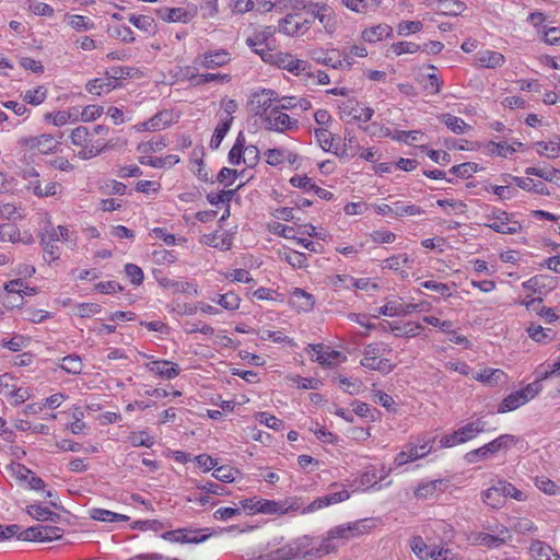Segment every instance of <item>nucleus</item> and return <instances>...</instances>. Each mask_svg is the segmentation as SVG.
Masks as SVG:
<instances>
[{"mask_svg":"<svg viewBox=\"0 0 560 560\" xmlns=\"http://www.w3.org/2000/svg\"><path fill=\"white\" fill-rule=\"evenodd\" d=\"M265 62L276 65L277 67L288 70L289 72L299 75L303 72L308 74L310 63L305 60L296 59L292 55L281 51H273L271 49H256ZM310 75H312L310 73Z\"/></svg>","mask_w":560,"mask_h":560,"instance_id":"1","label":"nucleus"},{"mask_svg":"<svg viewBox=\"0 0 560 560\" xmlns=\"http://www.w3.org/2000/svg\"><path fill=\"white\" fill-rule=\"evenodd\" d=\"M487 422L482 418L468 422L460 427L452 434H447L441 439V445L444 447H452L475 439L478 434L489 432Z\"/></svg>","mask_w":560,"mask_h":560,"instance_id":"2","label":"nucleus"},{"mask_svg":"<svg viewBox=\"0 0 560 560\" xmlns=\"http://www.w3.org/2000/svg\"><path fill=\"white\" fill-rule=\"evenodd\" d=\"M264 128L269 131L285 132L299 128V121L283 113L277 105L261 119Z\"/></svg>","mask_w":560,"mask_h":560,"instance_id":"3","label":"nucleus"},{"mask_svg":"<svg viewBox=\"0 0 560 560\" xmlns=\"http://www.w3.org/2000/svg\"><path fill=\"white\" fill-rule=\"evenodd\" d=\"M208 528H177L165 532L161 535L164 540L177 544H200L206 541L211 533H207Z\"/></svg>","mask_w":560,"mask_h":560,"instance_id":"4","label":"nucleus"},{"mask_svg":"<svg viewBox=\"0 0 560 560\" xmlns=\"http://www.w3.org/2000/svg\"><path fill=\"white\" fill-rule=\"evenodd\" d=\"M63 529L58 526L37 525L19 530L18 538L24 541H52L61 538Z\"/></svg>","mask_w":560,"mask_h":560,"instance_id":"5","label":"nucleus"},{"mask_svg":"<svg viewBox=\"0 0 560 560\" xmlns=\"http://www.w3.org/2000/svg\"><path fill=\"white\" fill-rule=\"evenodd\" d=\"M490 223L486 225L497 233L516 234L522 231V224L514 219L512 213L497 209L491 215H488Z\"/></svg>","mask_w":560,"mask_h":560,"instance_id":"6","label":"nucleus"},{"mask_svg":"<svg viewBox=\"0 0 560 560\" xmlns=\"http://www.w3.org/2000/svg\"><path fill=\"white\" fill-rule=\"evenodd\" d=\"M303 505L304 504L302 499L296 497L287 498L283 501H271L261 499L258 513L282 515L288 512L299 511Z\"/></svg>","mask_w":560,"mask_h":560,"instance_id":"7","label":"nucleus"},{"mask_svg":"<svg viewBox=\"0 0 560 560\" xmlns=\"http://www.w3.org/2000/svg\"><path fill=\"white\" fill-rule=\"evenodd\" d=\"M24 178L28 180L26 188L39 198L54 197L59 192L60 184L57 182L50 180L40 187L39 174L34 167L24 171Z\"/></svg>","mask_w":560,"mask_h":560,"instance_id":"8","label":"nucleus"},{"mask_svg":"<svg viewBox=\"0 0 560 560\" xmlns=\"http://www.w3.org/2000/svg\"><path fill=\"white\" fill-rule=\"evenodd\" d=\"M311 20L302 19L299 13H289L279 21L278 32L288 36L303 35L310 30Z\"/></svg>","mask_w":560,"mask_h":560,"instance_id":"9","label":"nucleus"},{"mask_svg":"<svg viewBox=\"0 0 560 560\" xmlns=\"http://www.w3.org/2000/svg\"><path fill=\"white\" fill-rule=\"evenodd\" d=\"M231 61V54L226 49H218L199 54L194 59L196 67L215 69L223 67Z\"/></svg>","mask_w":560,"mask_h":560,"instance_id":"10","label":"nucleus"},{"mask_svg":"<svg viewBox=\"0 0 560 560\" xmlns=\"http://www.w3.org/2000/svg\"><path fill=\"white\" fill-rule=\"evenodd\" d=\"M278 101V94L273 90L262 89L254 92L250 96V104L254 107L255 115L261 119L273 107L272 104Z\"/></svg>","mask_w":560,"mask_h":560,"instance_id":"11","label":"nucleus"},{"mask_svg":"<svg viewBox=\"0 0 560 560\" xmlns=\"http://www.w3.org/2000/svg\"><path fill=\"white\" fill-rule=\"evenodd\" d=\"M366 520H360L347 525L335 526L328 530L330 538L335 539H349L352 537L364 535L369 532Z\"/></svg>","mask_w":560,"mask_h":560,"instance_id":"12","label":"nucleus"},{"mask_svg":"<svg viewBox=\"0 0 560 560\" xmlns=\"http://www.w3.org/2000/svg\"><path fill=\"white\" fill-rule=\"evenodd\" d=\"M19 143L31 150L36 149L43 154L52 152L57 147V142L54 140L52 136L46 133L37 137H24L20 139Z\"/></svg>","mask_w":560,"mask_h":560,"instance_id":"13","label":"nucleus"},{"mask_svg":"<svg viewBox=\"0 0 560 560\" xmlns=\"http://www.w3.org/2000/svg\"><path fill=\"white\" fill-rule=\"evenodd\" d=\"M349 497H350V493L347 490H342L339 492H334V493H329L327 495L319 497V498L315 499L314 501H312L307 506H305V508L302 506L301 508L302 513L306 514V513L315 512V511L326 508L328 505L346 501L347 499H349Z\"/></svg>","mask_w":560,"mask_h":560,"instance_id":"14","label":"nucleus"},{"mask_svg":"<svg viewBox=\"0 0 560 560\" xmlns=\"http://www.w3.org/2000/svg\"><path fill=\"white\" fill-rule=\"evenodd\" d=\"M145 368L166 380H173L178 376L180 369L178 364L166 361V360H154L145 363Z\"/></svg>","mask_w":560,"mask_h":560,"instance_id":"15","label":"nucleus"},{"mask_svg":"<svg viewBox=\"0 0 560 560\" xmlns=\"http://www.w3.org/2000/svg\"><path fill=\"white\" fill-rule=\"evenodd\" d=\"M343 114L352 116L353 119L359 121H370L374 115L372 107H362L355 100H348L340 106Z\"/></svg>","mask_w":560,"mask_h":560,"instance_id":"16","label":"nucleus"},{"mask_svg":"<svg viewBox=\"0 0 560 560\" xmlns=\"http://www.w3.org/2000/svg\"><path fill=\"white\" fill-rule=\"evenodd\" d=\"M311 57L316 62L327 67H331L334 69H343V60H341V52L339 50L315 49L311 51Z\"/></svg>","mask_w":560,"mask_h":560,"instance_id":"17","label":"nucleus"},{"mask_svg":"<svg viewBox=\"0 0 560 560\" xmlns=\"http://www.w3.org/2000/svg\"><path fill=\"white\" fill-rule=\"evenodd\" d=\"M173 119V114L170 110H161L156 113L149 120L143 121L138 126V130H148V131H158L165 129L171 125Z\"/></svg>","mask_w":560,"mask_h":560,"instance_id":"18","label":"nucleus"},{"mask_svg":"<svg viewBox=\"0 0 560 560\" xmlns=\"http://www.w3.org/2000/svg\"><path fill=\"white\" fill-rule=\"evenodd\" d=\"M442 486H445L443 479L422 482L415 489L413 494L418 500H431L434 499L439 492L444 491Z\"/></svg>","mask_w":560,"mask_h":560,"instance_id":"19","label":"nucleus"},{"mask_svg":"<svg viewBox=\"0 0 560 560\" xmlns=\"http://www.w3.org/2000/svg\"><path fill=\"white\" fill-rule=\"evenodd\" d=\"M301 549H300V539L288 544L277 550L260 557L262 560H292L295 558H300Z\"/></svg>","mask_w":560,"mask_h":560,"instance_id":"20","label":"nucleus"},{"mask_svg":"<svg viewBox=\"0 0 560 560\" xmlns=\"http://www.w3.org/2000/svg\"><path fill=\"white\" fill-rule=\"evenodd\" d=\"M303 9L307 11L311 15L308 20L314 22V20H318L326 28L327 24L330 21V8L326 4L308 2L303 4Z\"/></svg>","mask_w":560,"mask_h":560,"instance_id":"21","label":"nucleus"},{"mask_svg":"<svg viewBox=\"0 0 560 560\" xmlns=\"http://www.w3.org/2000/svg\"><path fill=\"white\" fill-rule=\"evenodd\" d=\"M361 148L358 144L357 137L351 133H347L343 139V143L341 145H336L334 153L341 159H351Z\"/></svg>","mask_w":560,"mask_h":560,"instance_id":"22","label":"nucleus"},{"mask_svg":"<svg viewBox=\"0 0 560 560\" xmlns=\"http://www.w3.org/2000/svg\"><path fill=\"white\" fill-rule=\"evenodd\" d=\"M392 36L393 28L388 24H378L376 26L365 28L362 32V38L368 43H376Z\"/></svg>","mask_w":560,"mask_h":560,"instance_id":"23","label":"nucleus"},{"mask_svg":"<svg viewBox=\"0 0 560 560\" xmlns=\"http://www.w3.org/2000/svg\"><path fill=\"white\" fill-rule=\"evenodd\" d=\"M24 288V281L22 279H14L4 284L7 291V303L12 307L22 304V294Z\"/></svg>","mask_w":560,"mask_h":560,"instance_id":"24","label":"nucleus"},{"mask_svg":"<svg viewBox=\"0 0 560 560\" xmlns=\"http://www.w3.org/2000/svg\"><path fill=\"white\" fill-rule=\"evenodd\" d=\"M158 14L166 22L188 23L191 20V14L184 8H162Z\"/></svg>","mask_w":560,"mask_h":560,"instance_id":"25","label":"nucleus"},{"mask_svg":"<svg viewBox=\"0 0 560 560\" xmlns=\"http://www.w3.org/2000/svg\"><path fill=\"white\" fill-rule=\"evenodd\" d=\"M529 551L536 560H560V556L549 545L539 540L532 542Z\"/></svg>","mask_w":560,"mask_h":560,"instance_id":"26","label":"nucleus"},{"mask_svg":"<svg viewBox=\"0 0 560 560\" xmlns=\"http://www.w3.org/2000/svg\"><path fill=\"white\" fill-rule=\"evenodd\" d=\"M481 499L483 503L490 506L491 509L499 510L505 505L504 499L500 491L499 483L483 491L481 493Z\"/></svg>","mask_w":560,"mask_h":560,"instance_id":"27","label":"nucleus"},{"mask_svg":"<svg viewBox=\"0 0 560 560\" xmlns=\"http://www.w3.org/2000/svg\"><path fill=\"white\" fill-rule=\"evenodd\" d=\"M279 257L293 268H305L307 266L306 255L298 250L284 247L283 250L279 252Z\"/></svg>","mask_w":560,"mask_h":560,"instance_id":"28","label":"nucleus"},{"mask_svg":"<svg viewBox=\"0 0 560 560\" xmlns=\"http://www.w3.org/2000/svg\"><path fill=\"white\" fill-rule=\"evenodd\" d=\"M291 301L293 305L304 312L312 310L315 304L313 295L300 288L294 289Z\"/></svg>","mask_w":560,"mask_h":560,"instance_id":"29","label":"nucleus"},{"mask_svg":"<svg viewBox=\"0 0 560 560\" xmlns=\"http://www.w3.org/2000/svg\"><path fill=\"white\" fill-rule=\"evenodd\" d=\"M526 404V398L523 396V393L520 390L513 392L508 395L502 402L499 405L498 411L500 413L513 411L518 407Z\"/></svg>","mask_w":560,"mask_h":560,"instance_id":"30","label":"nucleus"},{"mask_svg":"<svg viewBox=\"0 0 560 560\" xmlns=\"http://www.w3.org/2000/svg\"><path fill=\"white\" fill-rule=\"evenodd\" d=\"M517 442V436L512 434H502L487 444L490 448V453L494 455L500 451H506L511 448L512 446L516 445Z\"/></svg>","mask_w":560,"mask_h":560,"instance_id":"31","label":"nucleus"},{"mask_svg":"<svg viewBox=\"0 0 560 560\" xmlns=\"http://www.w3.org/2000/svg\"><path fill=\"white\" fill-rule=\"evenodd\" d=\"M90 517L95 521L114 523V522H127L129 517L124 514L115 513L105 509H92L90 510Z\"/></svg>","mask_w":560,"mask_h":560,"instance_id":"32","label":"nucleus"},{"mask_svg":"<svg viewBox=\"0 0 560 560\" xmlns=\"http://www.w3.org/2000/svg\"><path fill=\"white\" fill-rule=\"evenodd\" d=\"M560 138L556 137L550 141H538L536 142V150L540 155H545L548 159H557L560 156Z\"/></svg>","mask_w":560,"mask_h":560,"instance_id":"33","label":"nucleus"},{"mask_svg":"<svg viewBox=\"0 0 560 560\" xmlns=\"http://www.w3.org/2000/svg\"><path fill=\"white\" fill-rule=\"evenodd\" d=\"M466 10V4L459 0H439L438 11L441 14L457 16Z\"/></svg>","mask_w":560,"mask_h":560,"instance_id":"34","label":"nucleus"},{"mask_svg":"<svg viewBox=\"0 0 560 560\" xmlns=\"http://www.w3.org/2000/svg\"><path fill=\"white\" fill-rule=\"evenodd\" d=\"M361 365L366 369L378 371L385 374L392 372L394 369V365L390 363L388 359H380L376 357L363 358L361 360Z\"/></svg>","mask_w":560,"mask_h":560,"instance_id":"35","label":"nucleus"},{"mask_svg":"<svg viewBox=\"0 0 560 560\" xmlns=\"http://www.w3.org/2000/svg\"><path fill=\"white\" fill-rule=\"evenodd\" d=\"M385 137H390L393 140L399 141V142H416L419 141L423 133L419 130H411V131H402V130H396L392 132L388 128L384 130Z\"/></svg>","mask_w":560,"mask_h":560,"instance_id":"36","label":"nucleus"},{"mask_svg":"<svg viewBox=\"0 0 560 560\" xmlns=\"http://www.w3.org/2000/svg\"><path fill=\"white\" fill-rule=\"evenodd\" d=\"M504 56L498 51L487 50L481 52L478 57V62L485 68H497L504 63Z\"/></svg>","mask_w":560,"mask_h":560,"instance_id":"37","label":"nucleus"},{"mask_svg":"<svg viewBox=\"0 0 560 560\" xmlns=\"http://www.w3.org/2000/svg\"><path fill=\"white\" fill-rule=\"evenodd\" d=\"M128 20L140 31L149 34L155 33L156 24L152 16L131 14Z\"/></svg>","mask_w":560,"mask_h":560,"instance_id":"38","label":"nucleus"},{"mask_svg":"<svg viewBox=\"0 0 560 560\" xmlns=\"http://www.w3.org/2000/svg\"><path fill=\"white\" fill-rule=\"evenodd\" d=\"M27 513L37 521H51L57 522L60 518L58 513L50 511L47 508H43L37 504L27 506Z\"/></svg>","mask_w":560,"mask_h":560,"instance_id":"39","label":"nucleus"},{"mask_svg":"<svg viewBox=\"0 0 560 560\" xmlns=\"http://www.w3.org/2000/svg\"><path fill=\"white\" fill-rule=\"evenodd\" d=\"M233 117H224L221 119V122L217 126L214 133L210 140V147L212 149H218L231 128Z\"/></svg>","mask_w":560,"mask_h":560,"instance_id":"40","label":"nucleus"},{"mask_svg":"<svg viewBox=\"0 0 560 560\" xmlns=\"http://www.w3.org/2000/svg\"><path fill=\"white\" fill-rule=\"evenodd\" d=\"M442 120L446 127L456 135H464L468 129H470V126L466 124L464 119L451 114H444L442 116Z\"/></svg>","mask_w":560,"mask_h":560,"instance_id":"41","label":"nucleus"},{"mask_svg":"<svg viewBox=\"0 0 560 560\" xmlns=\"http://www.w3.org/2000/svg\"><path fill=\"white\" fill-rule=\"evenodd\" d=\"M86 91L91 94L101 95L103 93H108L113 89H115V84L110 81V79H94L88 82Z\"/></svg>","mask_w":560,"mask_h":560,"instance_id":"42","label":"nucleus"},{"mask_svg":"<svg viewBox=\"0 0 560 560\" xmlns=\"http://www.w3.org/2000/svg\"><path fill=\"white\" fill-rule=\"evenodd\" d=\"M529 337L537 342H549L552 340L553 331L550 328H542L540 325L532 324L527 328Z\"/></svg>","mask_w":560,"mask_h":560,"instance_id":"43","label":"nucleus"},{"mask_svg":"<svg viewBox=\"0 0 560 560\" xmlns=\"http://www.w3.org/2000/svg\"><path fill=\"white\" fill-rule=\"evenodd\" d=\"M312 350L316 353L315 361L320 364H330L332 360L340 355L339 351L324 349L323 345H310Z\"/></svg>","mask_w":560,"mask_h":560,"instance_id":"44","label":"nucleus"},{"mask_svg":"<svg viewBox=\"0 0 560 560\" xmlns=\"http://www.w3.org/2000/svg\"><path fill=\"white\" fill-rule=\"evenodd\" d=\"M560 170L555 167L540 168V167H527L525 173L527 175L538 176L549 183H558V175Z\"/></svg>","mask_w":560,"mask_h":560,"instance_id":"45","label":"nucleus"},{"mask_svg":"<svg viewBox=\"0 0 560 560\" xmlns=\"http://www.w3.org/2000/svg\"><path fill=\"white\" fill-rule=\"evenodd\" d=\"M60 368L69 374H80L83 369L81 358L77 354H69L61 360Z\"/></svg>","mask_w":560,"mask_h":560,"instance_id":"46","label":"nucleus"},{"mask_svg":"<svg viewBox=\"0 0 560 560\" xmlns=\"http://www.w3.org/2000/svg\"><path fill=\"white\" fill-rule=\"evenodd\" d=\"M378 314L384 315V316L408 315L409 314L408 304L388 302L384 306L380 307Z\"/></svg>","mask_w":560,"mask_h":560,"instance_id":"47","label":"nucleus"},{"mask_svg":"<svg viewBox=\"0 0 560 560\" xmlns=\"http://www.w3.org/2000/svg\"><path fill=\"white\" fill-rule=\"evenodd\" d=\"M498 483L504 502H506V498H512L515 499L516 501L526 500V495L521 490L516 489L512 483L505 480H500L498 481Z\"/></svg>","mask_w":560,"mask_h":560,"instance_id":"48","label":"nucleus"},{"mask_svg":"<svg viewBox=\"0 0 560 560\" xmlns=\"http://www.w3.org/2000/svg\"><path fill=\"white\" fill-rule=\"evenodd\" d=\"M213 301L229 311L237 310L241 303V299L234 292L219 294L217 299H213Z\"/></svg>","mask_w":560,"mask_h":560,"instance_id":"49","label":"nucleus"},{"mask_svg":"<svg viewBox=\"0 0 560 560\" xmlns=\"http://www.w3.org/2000/svg\"><path fill=\"white\" fill-rule=\"evenodd\" d=\"M410 548L420 560H427L431 558V555H433V550H428V545L420 536L412 537L410 540Z\"/></svg>","mask_w":560,"mask_h":560,"instance_id":"50","label":"nucleus"},{"mask_svg":"<svg viewBox=\"0 0 560 560\" xmlns=\"http://www.w3.org/2000/svg\"><path fill=\"white\" fill-rule=\"evenodd\" d=\"M315 139L324 151L334 152V138L330 131L324 128L315 129Z\"/></svg>","mask_w":560,"mask_h":560,"instance_id":"51","label":"nucleus"},{"mask_svg":"<svg viewBox=\"0 0 560 560\" xmlns=\"http://www.w3.org/2000/svg\"><path fill=\"white\" fill-rule=\"evenodd\" d=\"M300 549H301V559H311V558H320L319 553L317 552L316 545L314 544L313 539L310 537H303L300 539Z\"/></svg>","mask_w":560,"mask_h":560,"instance_id":"52","label":"nucleus"},{"mask_svg":"<svg viewBox=\"0 0 560 560\" xmlns=\"http://www.w3.org/2000/svg\"><path fill=\"white\" fill-rule=\"evenodd\" d=\"M407 448L413 460L423 458L432 451V445L429 441H418L416 444H408Z\"/></svg>","mask_w":560,"mask_h":560,"instance_id":"53","label":"nucleus"},{"mask_svg":"<svg viewBox=\"0 0 560 560\" xmlns=\"http://www.w3.org/2000/svg\"><path fill=\"white\" fill-rule=\"evenodd\" d=\"M20 240V231L12 223L0 224V242L15 243Z\"/></svg>","mask_w":560,"mask_h":560,"instance_id":"54","label":"nucleus"},{"mask_svg":"<svg viewBox=\"0 0 560 560\" xmlns=\"http://www.w3.org/2000/svg\"><path fill=\"white\" fill-rule=\"evenodd\" d=\"M492 454L490 453V448L488 444H485L483 446L472 450L465 455V460L468 464H476L480 460H486L490 458Z\"/></svg>","mask_w":560,"mask_h":560,"instance_id":"55","label":"nucleus"},{"mask_svg":"<svg viewBox=\"0 0 560 560\" xmlns=\"http://www.w3.org/2000/svg\"><path fill=\"white\" fill-rule=\"evenodd\" d=\"M47 97V90L44 86L27 90L24 94V101L31 105H40Z\"/></svg>","mask_w":560,"mask_h":560,"instance_id":"56","label":"nucleus"},{"mask_svg":"<svg viewBox=\"0 0 560 560\" xmlns=\"http://www.w3.org/2000/svg\"><path fill=\"white\" fill-rule=\"evenodd\" d=\"M477 171H478V164H476L474 162L462 163V164L453 166L450 170V172L453 175H455L457 177H462V178H468Z\"/></svg>","mask_w":560,"mask_h":560,"instance_id":"57","label":"nucleus"},{"mask_svg":"<svg viewBox=\"0 0 560 560\" xmlns=\"http://www.w3.org/2000/svg\"><path fill=\"white\" fill-rule=\"evenodd\" d=\"M245 143V139L240 133L236 138V141L232 149L229 152V162L233 165H238L241 163V160H243V147Z\"/></svg>","mask_w":560,"mask_h":560,"instance_id":"58","label":"nucleus"},{"mask_svg":"<svg viewBox=\"0 0 560 560\" xmlns=\"http://www.w3.org/2000/svg\"><path fill=\"white\" fill-rule=\"evenodd\" d=\"M394 214L396 217L404 215H420L424 211L417 205H404L401 202H395L393 208Z\"/></svg>","mask_w":560,"mask_h":560,"instance_id":"59","label":"nucleus"},{"mask_svg":"<svg viewBox=\"0 0 560 560\" xmlns=\"http://www.w3.org/2000/svg\"><path fill=\"white\" fill-rule=\"evenodd\" d=\"M69 20V24L75 31H89L95 27V24L86 19L85 16L73 14L67 16Z\"/></svg>","mask_w":560,"mask_h":560,"instance_id":"60","label":"nucleus"},{"mask_svg":"<svg viewBox=\"0 0 560 560\" xmlns=\"http://www.w3.org/2000/svg\"><path fill=\"white\" fill-rule=\"evenodd\" d=\"M390 50L400 56L402 54H415L421 50V46L411 42H398L390 45Z\"/></svg>","mask_w":560,"mask_h":560,"instance_id":"61","label":"nucleus"},{"mask_svg":"<svg viewBox=\"0 0 560 560\" xmlns=\"http://www.w3.org/2000/svg\"><path fill=\"white\" fill-rule=\"evenodd\" d=\"M478 545L488 547V548H498L504 544V539L498 536L480 533L476 538Z\"/></svg>","mask_w":560,"mask_h":560,"instance_id":"62","label":"nucleus"},{"mask_svg":"<svg viewBox=\"0 0 560 560\" xmlns=\"http://www.w3.org/2000/svg\"><path fill=\"white\" fill-rule=\"evenodd\" d=\"M125 272L132 284L140 285L143 282V271L139 266L135 264H126Z\"/></svg>","mask_w":560,"mask_h":560,"instance_id":"63","label":"nucleus"},{"mask_svg":"<svg viewBox=\"0 0 560 560\" xmlns=\"http://www.w3.org/2000/svg\"><path fill=\"white\" fill-rule=\"evenodd\" d=\"M503 376L504 373L501 370L485 369L478 374L477 380L488 384H498Z\"/></svg>","mask_w":560,"mask_h":560,"instance_id":"64","label":"nucleus"}]
</instances>
